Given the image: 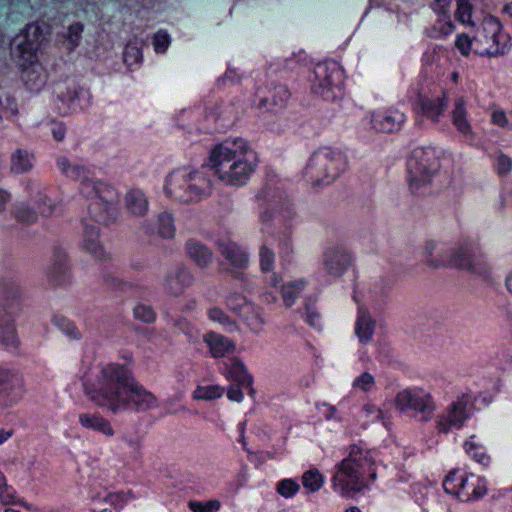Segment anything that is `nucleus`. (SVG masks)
Masks as SVG:
<instances>
[{
    "mask_svg": "<svg viewBox=\"0 0 512 512\" xmlns=\"http://www.w3.org/2000/svg\"><path fill=\"white\" fill-rule=\"evenodd\" d=\"M439 163L431 149L416 148L408 160L409 188L412 193L423 195L429 191Z\"/></svg>",
    "mask_w": 512,
    "mask_h": 512,
    "instance_id": "7",
    "label": "nucleus"
},
{
    "mask_svg": "<svg viewBox=\"0 0 512 512\" xmlns=\"http://www.w3.org/2000/svg\"><path fill=\"white\" fill-rule=\"evenodd\" d=\"M451 0H434L433 9L439 13L444 12Z\"/></svg>",
    "mask_w": 512,
    "mask_h": 512,
    "instance_id": "60",
    "label": "nucleus"
},
{
    "mask_svg": "<svg viewBox=\"0 0 512 512\" xmlns=\"http://www.w3.org/2000/svg\"><path fill=\"white\" fill-rule=\"evenodd\" d=\"M193 281V276L187 270H179L166 279L165 287L168 293L177 296Z\"/></svg>",
    "mask_w": 512,
    "mask_h": 512,
    "instance_id": "27",
    "label": "nucleus"
},
{
    "mask_svg": "<svg viewBox=\"0 0 512 512\" xmlns=\"http://www.w3.org/2000/svg\"><path fill=\"white\" fill-rule=\"evenodd\" d=\"M186 252L188 257L200 268L207 267L212 261V252L198 241L188 240Z\"/></svg>",
    "mask_w": 512,
    "mask_h": 512,
    "instance_id": "22",
    "label": "nucleus"
},
{
    "mask_svg": "<svg viewBox=\"0 0 512 512\" xmlns=\"http://www.w3.org/2000/svg\"><path fill=\"white\" fill-rule=\"evenodd\" d=\"M85 247L86 249L94 254L98 258L105 257V250L102 248L98 241V230L95 227H92L90 230H87L85 233Z\"/></svg>",
    "mask_w": 512,
    "mask_h": 512,
    "instance_id": "35",
    "label": "nucleus"
},
{
    "mask_svg": "<svg viewBox=\"0 0 512 512\" xmlns=\"http://www.w3.org/2000/svg\"><path fill=\"white\" fill-rule=\"evenodd\" d=\"M464 449L468 454H471L477 462L481 464H487L489 457L483 452H478L481 446L475 441L474 436L464 443Z\"/></svg>",
    "mask_w": 512,
    "mask_h": 512,
    "instance_id": "41",
    "label": "nucleus"
},
{
    "mask_svg": "<svg viewBox=\"0 0 512 512\" xmlns=\"http://www.w3.org/2000/svg\"><path fill=\"white\" fill-rule=\"evenodd\" d=\"M451 119L454 127L464 136L472 135V127L467 118L466 101L459 96L454 101V108L451 111Z\"/></svg>",
    "mask_w": 512,
    "mask_h": 512,
    "instance_id": "20",
    "label": "nucleus"
},
{
    "mask_svg": "<svg viewBox=\"0 0 512 512\" xmlns=\"http://www.w3.org/2000/svg\"><path fill=\"white\" fill-rule=\"evenodd\" d=\"M492 122L501 127L508 126V120L504 111L496 110L492 114Z\"/></svg>",
    "mask_w": 512,
    "mask_h": 512,
    "instance_id": "57",
    "label": "nucleus"
},
{
    "mask_svg": "<svg viewBox=\"0 0 512 512\" xmlns=\"http://www.w3.org/2000/svg\"><path fill=\"white\" fill-rule=\"evenodd\" d=\"M375 331V321L366 310H360L355 324L358 340L366 344L371 341Z\"/></svg>",
    "mask_w": 512,
    "mask_h": 512,
    "instance_id": "24",
    "label": "nucleus"
},
{
    "mask_svg": "<svg viewBox=\"0 0 512 512\" xmlns=\"http://www.w3.org/2000/svg\"><path fill=\"white\" fill-rule=\"evenodd\" d=\"M4 111L10 116H16L18 114L17 104L13 99L7 98V106Z\"/></svg>",
    "mask_w": 512,
    "mask_h": 512,
    "instance_id": "58",
    "label": "nucleus"
},
{
    "mask_svg": "<svg viewBox=\"0 0 512 512\" xmlns=\"http://www.w3.org/2000/svg\"><path fill=\"white\" fill-rule=\"evenodd\" d=\"M352 386L354 389L369 392L375 386V377L369 372H363L354 379Z\"/></svg>",
    "mask_w": 512,
    "mask_h": 512,
    "instance_id": "42",
    "label": "nucleus"
},
{
    "mask_svg": "<svg viewBox=\"0 0 512 512\" xmlns=\"http://www.w3.org/2000/svg\"><path fill=\"white\" fill-rule=\"evenodd\" d=\"M503 12L512 18V1L503 7Z\"/></svg>",
    "mask_w": 512,
    "mask_h": 512,
    "instance_id": "64",
    "label": "nucleus"
},
{
    "mask_svg": "<svg viewBox=\"0 0 512 512\" xmlns=\"http://www.w3.org/2000/svg\"><path fill=\"white\" fill-rule=\"evenodd\" d=\"M260 268L263 272H269L274 266L275 255L266 243H263L259 251Z\"/></svg>",
    "mask_w": 512,
    "mask_h": 512,
    "instance_id": "40",
    "label": "nucleus"
},
{
    "mask_svg": "<svg viewBox=\"0 0 512 512\" xmlns=\"http://www.w3.org/2000/svg\"><path fill=\"white\" fill-rule=\"evenodd\" d=\"M79 422L84 428L96 430L108 437L114 435V430L110 422L100 414H80Z\"/></svg>",
    "mask_w": 512,
    "mask_h": 512,
    "instance_id": "25",
    "label": "nucleus"
},
{
    "mask_svg": "<svg viewBox=\"0 0 512 512\" xmlns=\"http://www.w3.org/2000/svg\"><path fill=\"white\" fill-rule=\"evenodd\" d=\"M304 281L297 280L290 282L282 287L281 293L284 304L287 307L292 306L295 303L296 298L301 294L304 288Z\"/></svg>",
    "mask_w": 512,
    "mask_h": 512,
    "instance_id": "33",
    "label": "nucleus"
},
{
    "mask_svg": "<svg viewBox=\"0 0 512 512\" xmlns=\"http://www.w3.org/2000/svg\"><path fill=\"white\" fill-rule=\"evenodd\" d=\"M225 376L229 381L235 382L243 388H249L252 384V377L247 373L243 363L237 359L230 360Z\"/></svg>",
    "mask_w": 512,
    "mask_h": 512,
    "instance_id": "26",
    "label": "nucleus"
},
{
    "mask_svg": "<svg viewBox=\"0 0 512 512\" xmlns=\"http://www.w3.org/2000/svg\"><path fill=\"white\" fill-rule=\"evenodd\" d=\"M9 200V195L5 191L0 190V212L3 211Z\"/></svg>",
    "mask_w": 512,
    "mask_h": 512,
    "instance_id": "62",
    "label": "nucleus"
},
{
    "mask_svg": "<svg viewBox=\"0 0 512 512\" xmlns=\"http://www.w3.org/2000/svg\"><path fill=\"white\" fill-rule=\"evenodd\" d=\"M404 120V114L398 110H388L371 115L372 128L382 133H390L398 130Z\"/></svg>",
    "mask_w": 512,
    "mask_h": 512,
    "instance_id": "17",
    "label": "nucleus"
},
{
    "mask_svg": "<svg viewBox=\"0 0 512 512\" xmlns=\"http://www.w3.org/2000/svg\"><path fill=\"white\" fill-rule=\"evenodd\" d=\"M77 97V93L76 91L73 89V90H69L68 91V94L67 96H63L62 94H59L58 95V99L63 102V103H66V104H70L72 103Z\"/></svg>",
    "mask_w": 512,
    "mask_h": 512,
    "instance_id": "61",
    "label": "nucleus"
},
{
    "mask_svg": "<svg viewBox=\"0 0 512 512\" xmlns=\"http://www.w3.org/2000/svg\"><path fill=\"white\" fill-rule=\"evenodd\" d=\"M299 489V484L292 479L282 480L277 485V492L285 498L294 496L299 491Z\"/></svg>",
    "mask_w": 512,
    "mask_h": 512,
    "instance_id": "44",
    "label": "nucleus"
},
{
    "mask_svg": "<svg viewBox=\"0 0 512 512\" xmlns=\"http://www.w3.org/2000/svg\"><path fill=\"white\" fill-rule=\"evenodd\" d=\"M447 107V99L445 96L435 99L420 98L418 101V109L422 114L429 117L432 121H438Z\"/></svg>",
    "mask_w": 512,
    "mask_h": 512,
    "instance_id": "23",
    "label": "nucleus"
},
{
    "mask_svg": "<svg viewBox=\"0 0 512 512\" xmlns=\"http://www.w3.org/2000/svg\"><path fill=\"white\" fill-rule=\"evenodd\" d=\"M220 253L227 261V270L233 277H242L243 273L240 270L247 268L249 264L248 254L238 244L231 241L220 244Z\"/></svg>",
    "mask_w": 512,
    "mask_h": 512,
    "instance_id": "16",
    "label": "nucleus"
},
{
    "mask_svg": "<svg viewBox=\"0 0 512 512\" xmlns=\"http://www.w3.org/2000/svg\"><path fill=\"white\" fill-rule=\"evenodd\" d=\"M164 191L168 197L181 203L199 201L210 194L211 181L203 170L182 168L168 175Z\"/></svg>",
    "mask_w": 512,
    "mask_h": 512,
    "instance_id": "4",
    "label": "nucleus"
},
{
    "mask_svg": "<svg viewBox=\"0 0 512 512\" xmlns=\"http://www.w3.org/2000/svg\"><path fill=\"white\" fill-rule=\"evenodd\" d=\"M83 32V25L79 22H76L69 26L68 33H67V39L72 45V49L75 48L80 40H81V34Z\"/></svg>",
    "mask_w": 512,
    "mask_h": 512,
    "instance_id": "48",
    "label": "nucleus"
},
{
    "mask_svg": "<svg viewBox=\"0 0 512 512\" xmlns=\"http://www.w3.org/2000/svg\"><path fill=\"white\" fill-rule=\"evenodd\" d=\"M134 315L138 320L151 323L156 319V313L151 306L139 304L134 308Z\"/></svg>",
    "mask_w": 512,
    "mask_h": 512,
    "instance_id": "45",
    "label": "nucleus"
},
{
    "mask_svg": "<svg viewBox=\"0 0 512 512\" xmlns=\"http://www.w3.org/2000/svg\"><path fill=\"white\" fill-rule=\"evenodd\" d=\"M257 165L256 151L241 137L228 138L214 145L209 152L208 166L216 178L227 186L244 185Z\"/></svg>",
    "mask_w": 512,
    "mask_h": 512,
    "instance_id": "2",
    "label": "nucleus"
},
{
    "mask_svg": "<svg viewBox=\"0 0 512 512\" xmlns=\"http://www.w3.org/2000/svg\"><path fill=\"white\" fill-rule=\"evenodd\" d=\"M345 168V159L328 148L320 149L313 154L308 164V174L316 184H329L336 179Z\"/></svg>",
    "mask_w": 512,
    "mask_h": 512,
    "instance_id": "10",
    "label": "nucleus"
},
{
    "mask_svg": "<svg viewBox=\"0 0 512 512\" xmlns=\"http://www.w3.org/2000/svg\"><path fill=\"white\" fill-rule=\"evenodd\" d=\"M33 167V155L25 150H17L11 156V169L15 173H25Z\"/></svg>",
    "mask_w": 512,
    "mask_h": 512,
    "instance_id": "31",
    "label": "nucleus"
},
{
    "mask_svg": "<svg viewBox=\"0 0 512 512\" xmlns=\"http://www.w3.org/2000/svg\"><path fill=\"white\" fill-rule=\"evenodd\" d=\"M16 389L13 394L14 399H18L22 395L23 382L20 378L0 369V392L8 393L10 390Z\"/></svg>",
    "mask_w": 512,
    "mask_h": 512,
    "instance_id": "30",
    "label": "nucleus"
},
{
    "mask_svg": "<svg viewBox=\"0 0 512 512\" xmlns=\"http://www.w3.org/2000/svg\"><path fill=\"white\" fill-rule=\"evenodd\" d=\"M303 487L310 492H316L324 484V476L316 468L306 471L302 476Z\"/></svg>",
    "mask_w": 512,
    "mask_h": 512,
    "instance_id": "34",
    "label": "nucleus"
},
{
    "mask_svg": "<svg viewBox=\"0 0 512 512\" xmlns=\"http://www.w3.org/2000/svg\"><path fill=\"white\" fill-rule=\"evenodd\" d=\"M12 436V431L0 430V445Z\"/></svg>",
    "mask_w": 512,
    "mask_h": 512,
    "instance_id": "63",
    "label": "nucleus"
},
{
    "mask_svg": "<svg viewBox=\"0 0 512 512\" xmlns=\"http://www.w3.org/2000/svg\"><path fill=\"white\" fill-rule=\"evenodd\" d=\"M153 44L156 52L163 53L170 45V36L165 31H159L154 35Z\"/></svg>",
    "mask_w": 512,
    "mask_h": 512,
    "instance_id": "46",
    "label": "nucleus"
},
{
    "mask_svg": "<svg viewBox=\"0 0 512 512\" xmlns=\"http://www.w3.org/2000/svg\"><path fill=\"white\" fill-rule=\"evenodd\" d=\"M444 490L457 499L468 502L477 500L487 493L486 482L473 473L452 470L443 482Z\"/></svg>",
    "mask_w": 512,
    "mask_h": 512,
    "instance_id": "9",
    "label": "nucleus"
},
{
    "mask_svg": "<svg viewBox=\"0 0 512 512\" xmlns=\"http://www.w3.org/2000/svg\"><path fill=\"white\" fill-rule=\"evenodd\" d=\"M255 97L260 109L276 112L285 106L289 98V92L282 85H266L257 89Z\"/></svg>",
    "mask_w": 512,
    "mask_h": 512,
    "instance_id": "15",
    "label": "nucleus"
},
{
    "mask_svg": "<svg viewBox=\"0 0 512 512\" xmlns=\"http://www.w3.org/2000/svg\"><path fill=\"white\" fill-rule=\"evenodd\" d=\"M42 40L43 36L40 26L29 24L16 48L19 65L23 68L22 79L31 91L40 90L46 81L44 70L36 61V51Z\"/></svg>",
    "mask_w": 512,
    "mask_h": 512,
    "instance_id": "5",
    "label": "nucleus"
},
{
    "mask_svg": "<svg viewBox=\"0 0 512 512\" xmlns=\"http://www.w3.org/2000/svg\"><path fill=\"white\" fill-rule=\"evenodd\" d=\"M473 407V397L469 393H463L450 404L445 414L438 421V430L447 433L449 430L459 429L469 417Z\"/></svg>",
    "mask_w": 512,
    "mask_h": 512,
    "instance_id": "14",
    "label": "nucleus"
},
{
    "mask_svg": "<svg viewBox=\"0 0 512 512\" xmlns=\"http://www.w3.org/2000/svg\"><path fill=\"white\" fill-rule=\"evenodd\" d=\"M305 315L306 320L310 323V325H319L320 316L319 313L316 311L315 301H313L312 299H308V301L305 304Z\"/></svg>",
    "mask_w": 512,
    "mask_h": 512,
    "instance_id": "49",
    "label": "nucleus"
},
{
    "mask_svg": "<svg viewBox=\"0 0 512 512\" xmlns=\"http://www.w3.org/2000/svg\"><path fill=\"white\" fill-rule=\"evenodd\" d=\"M158 233L164 238H171L175 233L173 218L170 214L163 213L158 218Z\"/></svg>",
    "mask_w": 512,
    "mask_h": 512,
    "instance_id": "39",
    "label": "nucleus"
},
{
    "mask_svg": "<svg viewBox=\"0 0 512 512\" xmlns=\"http://www.w3.org/2000/svg\"><path fill=\"white\" fill-rule=\"evenodd\" d=\"M241 387L242 386H240L238 384H237V386L229 387V389L227 391V397L231 401L241 402L243 399V392L241 390Z\"/></svg>",
    "mask_w": 512,
    "mask_h": 512,
    "instance_id": "56",
    "label": "nucleus"
},
{
    "mask_svg": "<svg viewBox=\"0 0 512 512\" xmlns=\"http://www.w3.org/2000/svg\"><path fill=\"white\" fill-rule=\"evenodd\" d=\"M224 388L219 385L197 386L193 391L195 400L211 401L222 397Z\"/></svg>",
    "mask_w": 512,
    "mask_h": 512,
    "instance_id": "32",
    "label": "nucleus"
},
{
    "mask_svg": "<svg viewBox=\"0 0 512 512\" xmlns=\"http://www.w3.org/2000/svg\"><path fill=\"white\" fill-rule=\"evenodd\" d=\"M448 254L449 248L438 246L434 241L425 242L422 248V257L425 264L434 269L447 266Z\"/></svg>",
    "mask_w": 512,
    "mask_h": 512,
    "instance_id": "18",
    "label": "nucleus"
},
{
    "mask_svg": "<svg viewBox=\"0 0 512 512\" xmlns=\"http://www.w3.org/2000/svg\"><path fill=\"white\" fill-rule=\"evenodd\" d=\"M447 266L464 269L484 278L491 273L489 264L470 245L449 248Z\"/></svg>",
    "mask_w": 512,
    "mask_h": 512,
    "instance_id": "13",
    "label": "nucleus"
},
{
    "mask_svg": "<svg viewBox=\"0 0 512 512\" xmlns=\"http://www.w3.org/2000/svg\"><path fill=\"white\" fill-rule=\"evenodd\" d=\"M209 317L211 320L218 321L224 325L230 323V321H229L228 317L225 315V313L218 308H211L209 310Z\"/></svg>",
    "mask_w": 512,
    "mask_h": 512,
    "instance_id": "54",
    "label": "nucleus"
},
{
    "mask_svg": "<svg viewBox=\"0 0 512 512\" xmlns=\"http://www.w3.org/2000/svg\"><path fill=\"white\" fill-rule=\"evenodd\" d=\"M52 134L55 140L61 141L65 136V128L62 124H57L52 129Z\"/></svg>",
    "mask_w": 512,
    "mask_h": 512,
    "instance_id": "59",
    "label": "nucleus"
},
{
    "mask_svg": "<svg viewBox=\"0 0 512 512\" xmlns=\"http://www.w3.org/2000/svg\"><path fill=\"white\" fill-rule=\"evenodd\" d=\"M361 415L367 422H374L383 418V412L372 404L364 405Z\"/></svg>",
    "mask_w": 512,
    "mask_h": 512,
    "instance_id": "47",
    "label": "nucleus"
},
{
    "mask_svg": "<svg viewBox=\"0 0 512 512\" xmlns=\"http://www.w3.org/2000/svg\"><path fill=\"white\" fill-rule=\"evenodd\" d=\"M205 342L209 346L210 352L214 357H223L235 349L234 344L230 340L214 333L206 335Z\"/></svg>",
    "mask_w": 512,
    "mask_h": 512,
    "instance_id": "28",
    "label": "nucleus"
},
{
    "mask_svg": "<svg viewBox=\"0 0 512 512\" xmlns=\"http://www.w3.org/2000/svg\"><path fill=\"white\" fill-rule=\"evenodd\" d=\"M82 193L94 200L90 206L92 217L98 222H106L108 217L102 212H98V208L103 206L104 212H109L112 205L116 202L117 193L113 187L103 182L91 181L85 177L81 187Z\"/></svg>",
    "mask_w": 512,
    "mask_h": 512,
    "instance_id": "12",
    "label": "nucleus"
},
{
    "mask_svg": "<svg viewBox=\"0 0 512 512\" xmlns=\"http://www.w3.org/2000/svg\"><path fill=\"white\" fill-rule=\"evenodd\" d=\"M246 304V299L237 294L230 295L227 298V305L232 309L233 311H239V309Z\"/></svg>",
    "mask_w": 512,
    "mask_h": 512,
    "instance_id": "53",
    "label": "nucleus"
},
{
    "mask_svg": "<svg viewBox=\"0 0 512 512\" xmlns=\"http://www.w3.org/2000/svg\"><path fill=\"white\" fill-rule=\"evenodd\" d=\"M126 206L134 215H144L148 210V201L141 190L131 189L126 195Z\"/></svg>",
    "mask_w": 512,
    "mask_h": 512,
    "instance_id": "29",
    "label": "nucleus"
},
{
    "mask_svg": "<svg viewBox=\"0 0 512 512\" xmlns=\"http://www.w3.org/2000/svg\"><path fill=\"white\" fill-rule=\"evenodd\" d=\"M220 502L218 500H209L206 502L190 501L189 508L193 512H217L220 509Z\"/></svg>",
    "mask_w": 512,
    "mask_h": 512,
    "instance_id": "43",
    "label": "nucleus"
},
{
    "mask_svg": "<svg viewBox=\"0 0 512 512\" xmlns=\"http://www.w3.org/2000/svg\"><path fill=\"white\" fill-rule=\"evenodd\" d=\"M512 169V160L503 155L500 154L497 157V170L500 174L508 173Z\"/></svg>",
    "mask_w": 512,
    "mask_h": 512,
    "instance_id": "52",
    "label": "nucleus"
},
{
    "mask_svg": "<svg viewBox=\"0 0 512 512\" xmlns=\"http://www.w3.org/2000/svg\"><path fill=\"white\" fill-rule=\"evenodd\" d=\"M456 46L463 55H468L472 48L474 49V39L471 40L469 36L462 34L458 36Z\"/></svg>",
    "mask_w": 512,
    "mask_h": 512,
    "instance_id": "51",
    "label": "nucleus"
},
{
    "mask_svg": "<svg viewBox=\"0 0 512 512\" xmlns=\"http://www.w3.org/2000/svg\"><path fill=\"white\" fill-rule=\"evenodd\" d=\"M83 386L85 394L92 402L112 413L145 412L158 404L157 397L120 364L95 366L85 374Z\"/></svg>",
    "mask_w": 512,
    "mask_h": 512,
    "instance_id": "1",
    "label": "nucleus"
},
{
    "mask_svg": "<svg viewBox=\"0 0 512 512\" xmlns=\"http://www.w3.org/2000/svg\"><path fill=\"white\" fill-rule=\"evenodd\" d=\"M124 61L128 64L137 63L142 60V52L136 46L132 44H128L124 51Z\"/></svg>",
    "mask_w": 512,
    "mask_h": 512,
    "instance_id": "50",
    "label": "nucleus"
},
{
    "mask_svg": "<svg viewBox=\"0 0 512 512\" xmlns=\"http://www.w3.org/2000/svg\"><path fill=\"white\" fill-rule=\"evenodd\" d=\"M395 407L406 412L412 410L421 416L422 421H429L436 410V404L432 395L422 388L404 389L397 393L394 399Z\"/></svg>",
    "mask_w": 512,
    "mask_h": 512,
    "instance_id": "11",
    "label": "nucleus"
},
{
    "mask_svg": "<svg viewBox=\"0 0 512 512\" xmlns=\"http://www.w3.org/2000/svg\"><path fill=\"white\" fill-rule=\"evenodd\" d=\"M15 499V491L10 487L0 489V500L3 504L8 505L13 503Z\"/></svg>",
    "mask_w": 512,
    "mask_h": 512,
    "instance_id": "55",
    "label": "nucleus"
},
{
    "mask_svg": "<svg viewBox=\"0 0 512 512\" xmlns=\"http://www.w3.org/2000/svg\"><path fill=\"white\" fill-rule=\"evenodd\" d=\"M376 476L372 452L353 444L348 448V455L336 465L331 483L335 491L350 498L368 488Z\"/></svg>",
    "mask_w": 512,
    "mask_h": 512,
    "instance_id": "3",
    "label": "nucleus"
},
{
    "mask_svg": "<svg viewBox=\"0 0 512 512\" xmlns=\"http://www.w3.org/2000/svg\"><path fill=\"white\" fill-rule=\"evenodd\" d=\"M58 165L62 172L68 177L82 179V182L84 181L87 171L83 167L78 165H71L66 158H60L58 160Z\"/></svg>",
    "mask_w": 512,
    "mask_h": 512,
    "instance_id": "37",
    "label": "nucleus"
},
{
    "mask_svg": "<svg viewBox=\"0 0 512 512\" xmlns=\"http://www.w3.org/2000/svg\"><path fill=\"white\" fill-rule=\"evenodd\" d=\"M350 264V256L343 250L330 249L325 254V267L329 274L340 276Z\"/></svg>",
    "mask_w": 512,
    "mask_h": 512,
    "instance_id": "21",
    "label": "nucleus"
},
{
    "mask_svg": "<svg viewBox=\"0 0 512 512\" xmlns=\"http://www.w3.org/2000/svg\"><path fill=\"white\" fill-rule=\"evenodd\" d=\"M455 17L465 25H474L472 21V6L468 0H458Z\"/></svg>",
    "mask_w": 512,
    "mask_h": 512,
    "instance_id": "38",
    "label": "nucleus"
},
{
    "mask_svg": "<svg viewBox=\"0 0 512 512\" xmlns=\"http://www.w3.org/2000/svg\"><path fill=\"white\" fill-rule=\"evenodd\" d=\"M509 46L510 37L500 21L492 15L485 16L474 35V52L481 56H498Z\"/></svg>",
    "mask_w": 512,
    "mask_h": 512,
    "instance_id": "6",
    "label": "nucleus"
},
{
    "mask_svg": "<svg viewBox=\"0 0 512 512\" xmlns=\"http://www.w3.org/2000/svg\"><path fill=\"white\" fill-rule=\"evenodd\" d=\"M344 71L335 61L316 65L312 90L326 101H336L343 97Z\"/></svg>",
    "mask_w": 512,
    "mask_h": 512,
    "instance_id": "8",
    "label": "nucleus"
},
{
    "mask_svg": "<svg viewBox=\"0 0 512 512\" xmlns=\"http://www.w3.org/2000/svg\"><path fill=\"white\" fill-rule=\"evenodd\" d=\"M35 212H30L27 206H19L15 210L16 217L24 222L36 220V213L41 216H50L53 213L54 205L45 195H40L34 204Z\"/></svg>",
    "mask_w": 512,
    "mask_h": 512,
    "instance_id": "19",
    "label": "nucleus"
},
{
    "mask_svg": "<svg viewBox=\"0 0 512 512\" xmlns=\"http://www.w3.org/2000/svg\"><path fill=\"white\" fill-rule=\"evenodd\" d=\"M0 343L6 347L17 345L15 331L9 318L0 320Z\"/></svg>",
    "mask_w": 512,
    "mask_h": 512,
    "instance_id": "36",
    "label": "nucleus"
}]
</instances>
